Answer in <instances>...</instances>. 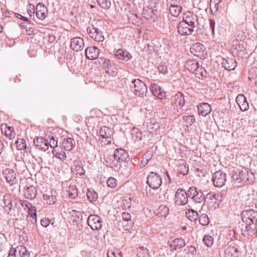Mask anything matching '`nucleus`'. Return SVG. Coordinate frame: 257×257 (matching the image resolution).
Masks as SVG:
<instances>
[{
	"label": "nucleus",
	"mask_w": 257,
	"mask_h": 257,
	"mask_svg": "<svg viewBox=\"0 0 257 257\" xmlns=\"http://www.w3.org/2000/svg\"><path fill=\"white\" fill-rule=\"evenodd\" d=\"M185 104L184 94L181 92H178L171 98V109L174 114L179 115L182 111V107Z\"/></svg>",
	"instance_id": "1"
},
{
	"label": "nucleus",
	"mask_w": 257,
	"mask_h": 257,
	"mask_svg": "<svg viewBox=\"0 0 257 257\" xmlns=\"http://www.w3.org/2000/svg\"><path fill=\"white\" fill-rule=\"evenodd\" d=\"M242 221L245 223L246 231L252 229L254 220L257 219V211L253 209H247L242 211L241 214Z\"/></svg>",
	"instance_id": "2"
},
{
	"label": "nucleus",
	"mask_w": 257,
	"mask_h": 257,
	"mask_svg": "<svg viewBox=\"0 0 257 257\" xmlns=\"http://www.w3.org/2000/svg\"><path fill=\"white\" fill-rule=\"evenodd\" d=\"M131 89L137 96L143 97L147 92V87L146 84L139 79H135L132 81Z\"/></svg>",
	"instance_id": "3"
},
{
	"label": "nucleus",
	"mask_w": 257,
	"mask_h": 257,
	"mask_svg": "<svg viewBox=\"0 0 257 257\" xmlns=\"http://www.w3.org/2000/svg\"><path fill=\"white\" fill-rule=\"evenodd\" d=\"M147 183L150 188L157 190L162 183V178L157 173L151 172L147 176Z\"/></svg>",
	"instance_id": "4"
},
{
	"label": "nucleus",
	"mask_w": 257,
	"mask_h": 257,
	"mask_svg": "<svg viewBox=\"0 0 257 257\" xmlns=\"http://www.w3.org/2000/svg\"><path fill=\"white\" fill-rule=\"evenodd\" d=\"M188 195L189 198L196 203H201L205 199L203 192L201 190H197L194 186H191L189 188Z\"/></svg>",
	"instance_id": "5"
},
{
	"label": "nucleus",
	"mask_w": 257,
	"mask_h": 257,
	"mask_svg": "<svg viewBox=\"0 0 257 257\" xmlns=\"http://www.w3.org/2000/svg\"><path fill=\"white\" fill-rule=\"evenodd\" d=\"M182 21L184 22L191 27L197 28L199 25L197 16L193 12L187 11L182 15Z\"/></svg>",
	"instance_id": "6"
},
{
	"label": "nucleus",
	"mask_w": 257,
	"mask_h": 257,
	"mask_svg": "<svg viewBox=\"0 0 257 257\" xmlns=\"http://www.w3.org/2000/svg\"><path fill=\"white\" fill-rule=\"evenodd\" d=\"M101 64L103 68L105 70V72L109 75L115 76L117 72V68L116 65L111 61L110 60L106 58H101Z\"/></svg>",
	"instance_id": "7"
},
{
	"label": "nucleus",
	"mask_w": 257,
	"mask_h": 257,
	"mask_svg": "<svg viewBox=\"0 0 257 257\" xmlns=\"http://www.w3.org/2000/svg\"><path fill=\"white\" fill-rule=\"evenodd\" d=\"M212 180L215 187L220 188L225 185L226 175L222 171H216L213 174Z\"/></svg>",
	"instance_id": "8"
},
{
	"label": "nucleus",
	"mask_w": 257,
	"mask_h": 257,
	"mask_svg": "<svg viewBox=\"0 0 257 257\" xmlns=\"http://www.w3.org/2000/svg\"><path fill=\"white\" fill-rule=\"evenodd\" d=\"M189 195L188 191L183 189H178L175 193V204L177 205H184L188 203Z\"/></svg>",
	"instance_id": "9"
},
{
	"label": "nucleus",
	"mask_w": 257,
	"mask_h": 257,
	"mask_svg": "<svg viewBox=\"0 0 257 257\" xmlns=\"http://www.w3.org/2000/svg\"><path fill=\"white\" fill-rule=\"evenodd\" d=\"M87 223L93 230H99L102 227L101 218L95 214H91L88 216Z\"/></svg>",
	"instance_id": "10"
},
{
	"label": "nucleus",
	"mask_w": 257,
	"mask_h": 257,
	"mask_svg": "<svg viewBox=\"0 0 257 257\" xmlns=\"http://www.w3.org/2000/svg\"><path fill=\"white\" fill-rule=\"evenodd\" d=\"M248 175V170L244 168H242L241 170L236 169L232 171L231 177L234 181L237 183H240L245 180Z\"/></svg>",
	"instance_id": "11"
},
{
	"label": "nucleus",
	"mask_w": 257,
	"mask_h": 257,
	"mask_svg": "<svg viewBox=\"0 0 257 257\" xmlns=\"http://www.w3.org/2000/svg\"><path fill=\"white\" fill-rule=\"evenodd\" d=\"M87 31L89 36L95 41L99 42L104 41L103 32L99 28L89 27L87 29Z\"/></svg>",
	"instance_id": "12"
},
{
	"label": "nucleus",
	"mask_w": 257,
	"mask_h": 257,
	"mask_svg": "<svg viewBox=\"0 0 257 257\" xmlns=\"http://www.w3.org/2000/svg\"><path fill=\"white\" fill-rule=\"evenodd\" d=\"M34 143L36 147L42 151L45 152L49 149L48 138H44L42 137H38L34 139Z\"/></svg>",
	"instance_id": "13"
},
{
	"label": "nucleus",
	"mask_w": 257,
	"mask_h": 257,
	"mask_svg": "<svg viewBox=\"0 0 257 257\" xmlns=\"http://www.w3.org/2000/svg\"><path fill=\"white\" fill-rule=\"evenodd\" d=\"M194 31V28L187 25L183 21L178 24L177 31L181 35L186 36L191 35Z\"/></svg>",
	"instance_id": "14"
},
{
	"label": "nucleus",
	"mask_w": 257,
	"mask_h": 257,
	"mask_svg": "<svg viewBox=\"0 0 257 257\" xmlns=\"http://www.w3.org/2000/svg\"><path fill=\"white\" fill-rule=\"evenodd\" d=\"M205 47L200 43H196L192 45L190 48V52L194 56L201 58L205 53Z\"/></svg>",
	"instance_id": "15"
},
{
	"label": "nucleus",
	"mask_w": 257,
	"mask_h": 257,
	"mask_svg": "<svg viewBox=\"0 0 257 257\" xmlns=\"http://www.w3.org/2000/svg\"><path fill=\"white\" fill-rule=\"evenodd\" d=\"M171 251L177 250L181 249L185 245V241L182 238H177L172 240L171 241L168 242Z\"/></svg>",
	"instance_id": "16"
},
{
	"label": "nucleus",
	"mask_w": 257,
	"mask_h": 257,
	"mask_svg": "<svg viewBox=\"0 0 257 257\" xmlns=\"http://www.w3.org/2000/svg\"><path fill=\"white\" fill-rule=\"evenodd\" d=\"M72 172L77 177L83 178L85 176V171L82 167V162L80 161H74L71 167Z\"/></svg>",
	"instance_id": "17"
},
{
	"label": "nucleus",
	"mask_w": 257,
	"mask_h": 257,
	"mask_svg": "<svg viewBox=\"0 0 257 257\" xmlns=\"http://www.w3.org/2000/svg\"><path fill=\"white\" fill-rule=\"evenodd\" d=\"M84 47V40L80 37H74L71 39L70 48L76 51L82 50Z\"/></svg>",
	"instance_id": "18"
},
{
	"label": "nucleus",
	"mask_w": 257,
	"mask_h": 257,
	"mask_svg": "<svg viewBox=\"0 0 257 257\" xmlns=\"http://www.w3.org/2000/svg\"><path fill=\"white\" fill-rule=\"evenodd\" d=\"M156 10H154L152 7L145 6L143 9L142 16L148 20L154 21L156 18Z\"/></svg>",
	"instance_id": "19"
},
{
	"label": "nucleus",
	"mask_w": 257,
	"mask_h": 257,
	"mask_svg": "<svg viewBox=\"0 0 257 257\" xmlns=\"http://www.w3.org/2000/svg\"><path fill=\"white\" fill-rule=\"evenodd\" d=\"M85 55L89 60L96 59L100 53V50L95 46L89 47L85 49Z\"/></svg>",
	"instance_id": "20"
},
{
	"label": "nucleus",
	"mask_w": 257,
	"mask_h": 257,
	"mask_svg": "<svg viewBox=\"0 0 257 257\" xmlns=\"http://www.w3.org/2000/svg\"><path fill=\"white\" fill-rule=\"evenodd\" d=\"M221 65L225 70L230 71L235 69L237 66V63L234 59L227 58L222 59Z\"/></svg>",
	"instance_id": "21"
},
{
	"label": "nucleus",
	"mask_w": 257,
	"mask_h": 257,
	"mask_svg": "<svg viewBox=\"0 0 257 257\" xmlns=\"http://www.w3.org/2000/svg\"><path fill=\"white\" fill-rule=\"evenodd\" d=\"M36 16L39 19L44 20L47 16V8L44 5L41 3L38 4L36 6Z\"/></svg>",
	"instance_id": "22"
},
{
	"label": "nucleus",
	"mask_w": 257,
	"mask_h": 257,
	"mask_svg": "<svg viewBox=\"0 0 257 257\" xmlns=\"http://www.w3.org/2000/svg\"><path fill=\"white\" fill-rule=\"evenodd\" d=\"M114 54L117 59L126 62L132 58V55L128 51L122 49L114 51Z\"/></svg>",
	"instance_id": "23"
},
{
	"label": "nucleus",
	"mask_w": 257,
	"mask_h": 257,
	"mask_svg": "<svg viewBox=\"0 0 257 257\" xmlns=\"http://www.w3.org/2000/svg\"><path fill=\"white\" fill-rule=\"evenodd\" d=\"M12 253H15V257H30V252L23 245L18 246L17 248L12 247Z\"/></svg>",
	"instance_id": "24"
},
{
	"label": "nucleus",
	"mask_w": 257,
	"mask_h": 257,
	"mask_svg": "<svg viewBox=\"0 0 257 257\" xmlns=\"http://www.w3.org/2000/svg\"><path fill=\"white\" fill-rule=\"evenodd\" d=\"M99 134L102 138L105 139V144L111 143L112 131L108 127L106 126L102 127L99 130Z\"/></svg>",
	"instance_id": "25"
},
{
	"label": "nucleus",
	"mask_w": 257,
	"mask_h": 257,
	"mask_svg": "<svg viewBox=\"0 0 257 257\" xmlns=\"http://www.w3.org/2000/svg\"><path fill=\"white\" fill-rule=\"evenodd\" d=\"M128 158L127 152L122 149H116L112 157V158L117 160L119 162L126 161Z\"/></svg>",
	"instance_id": "26"
},
{
	"label": "nucleus",
	"mask_w": 257,
	"mask_h": 257,
	"mask_svg": "<svg viewBox=\"0 0 257 257\" xmlns=\"http://www.w3.org/2000/svg\"><path fill=\"white\" fill-rule=\"evenodd\" d=\"M236 101L241 111H245L248 109L249 105L244 95L238 94L236 98Z\"/></svg>",
	"instance_id": "27"
},
{
	"label": "nucleus",
	"mask_w": 257,
	"mask_h": 257,
	"mask_svg": "<svg viewBox=\"0 0 257 257\" xmlns=\"http://www.w3.org/2000/svg\"><path fill=\"white\" fill-rule=\"evenodd\" d=\"M62 146L64 150L71 151L75 147V142L71 138H65L62 142Z\"/></svg>",
	"instance_id": "28"
},
{
	"label": "nucleus",
	"mask_w": 257,
	"mask_h": 257,
	"mask_svg": "<svg viewBox=\"0 0 257 257\" xmlns=\"http://www.w3.org/2000/svg\"><path fill=\"white\" fill-rule=\"evenodd\" d=\"M198 113L200 115L205 116L209 114L212 109L210 105L208 103H201L197 106Z\"/></svg>",
	"instance_id": "29"
},
{
	"label": "nucleus",
	"mask_w": 257,
	"mask_h": 257,
	"mask_svg": "<svg viewBox=\"0 0 257 257\" xmlns=\"http://www.w3.org/2000/svg\"><path fill=\"white\" fill-rule=\"evenodd\" d=\"M145 123L147 130L151 133L157 131L160 127L159 124L154 118L147 119Z\"/></svg>",
	"instance_id": "30"
},
{
	"label": "nucleus",
	"mask_w": 257,
	"mask_h": 257,
	"mask_svg": "<svg viewBox=\"0 0 257 257\" xmlns=\"http://www.w3.org/2000/svg\"><path fill=\"white\" fill-rule=\"evenodd\" d=\"M37 194V189L33 186L27 187L24 190V195L28 199H33L36 198Z\"/></svg>",
	"instance_id": "31"
},
{
	"label": "nucleus",
	"mask_w": 257,
	"mask_h": 257,
	"mask_svg": "<svg viewBox=\"0 0 257 257\" xmlns=\"http://www.w3.org/2000/svg\"><path fill=\"white\" fill-rule=\"evenodd\" d=\"M244 50L245 48L243 44H240L238 42H236L231 47L232 53L238 55L243 54Z\"/></svg>",
	"instance_id": "32"
},
{
	"label": "nucleus",
	"mask_w": 257,
	"mask_h": 257,
	"mask_svg": "<svg viewBox=\"0 0 257 257\" xmlns=\"http://www.w3.org/2000/svg\"><path fill=\"white\" fill-rule=\"evenodd\" d=\"M3 175L8 182L13 184L16 179V175L15 172L11 169H6L3 172Z\"/></svg>",
	"instance_id": "33"
},
{
	"label": "nucleus",
	"mask_w": 257,
	"mask_h": 257,
	"mask_svg": "<svg viewBox=\"0 0 257 257\" xmlns=\"http://www.w3.org/2000/svg\"><path fill=\"white\" fill-rule=\"evenodd\" d=\"M63 148L53 149L52 154L54 156L60 160L62 161H65L67 158V156L66 153L63 151Z\"/></svg>",
	"instance_id": "34"
},
{
	"label": "nucleus",
	"mask_w": 257,
	"mask_h": 257,
	"mask_svg": "<svg viewBox=\"0 0 257 257\" xmlns=\"http://www.w3.org/2000/svg\"><path fill=\"white\" fill-rule=\"evenodd\" d=\"M153 152L151 151H147L143 156L141 162L140 164L141 168L144 167L151 160L153 157Z\"/></svg>",
	"instance_id": "35"
},
{
	"label": "nucleus",
	"mask_w": 257,
	"mask_h": 257,
	"mask_svg": "<svg viewBox=\"0 0 257 257\" xmlns=\"http://www.w3.org/2000/svg\"><path fill=\"white\" fill-rule=\"evenodd\" d=\"M225 257H238V251L237 248L229 245L224 251Z\"/></svg>",
	"instance_id": "36"
},
{
	"label": "nucleus",
	"mask_w": 257,
	"mask_h": 257,
	"mask_svg": "<svg viewBox=\"0 0 257 257\" xmlns=\"http://www.w3.org/2000/svg\"><path fill=\"white\" fill-rule=\"evenodd\" d=\"M198 65L199 63L196 60L190 59L186 62L185 67L187 69L193 73L197 68Z\"/></svg>",
	"instance_id": "37"
},
{
	"label": "nucleus",
	"mask_w": 257,
	"mask_h": 257,
	"mask_svg": "<svg viewBox=\"0 0 257 257\" xmlns=\"http://www.w3.org/2000/svg\"><path fill=\"white\" fill-rule=\"evenodd\" d=\"M4 203L5 206L4 207L5 212L9 213L12 207L11 197L10 195H6L4 196Z\"/></svg>",
	"instance_id": "38"
},
{
	"label": "nucleus",
	"mask_w": 257,
	"mask_h": 257,
	"mask_svg": "<svg viewBox=\"0 0 257 257\" xmlns=\"http://www.w3.org/2000/svg\"><path fill=\"white\" fill-rule=\"evenodd\" d=\"M152 91L154 95L158 97L159 99H163L165 96V92L159 85L155 84L152 86Z\"/></svg>",
	"instance_id": "39"
},
{
	"label": "nucleus",
	"mask_w": 257,
	"mask_h": 257,
	"mask_svg": "<svg viewBox=\"0 0 257 257\" xmlns=\"http://www.w3.org/2000/svg\"><path fill=\"white\" fill-rule=\"evenodd\" d=\"M55 193L56 192H54V194L51 192L50 194H45L43 195V199L46 201L48 204L53 205L56 202L57 198L55 194Z\"/></svg>",
	"instance_id": "40"
},
{
	"label": "nucleus",
	"mask_w": 257,
	"mask_h": 257,
	"mask_svg": "<svg viewBox=\"0 0 257 257\" xmlns=\"http://www.w3.org/2000/svg\"><path fill=\"white\" fill-rule=\"evenodd\" d=\"M169 209L166 205H161L156 211L157 215L160 217H166L169 214Z\"/></svg>",
	"instance_id": "41"
},
{
	"label": "nucleus",
	"mask_w": 257,
	"mask_h": 257,
	"mask_svg": "<svg viewBox=\"0 0 257 257\" xmlns=\"http://www.w3.org/2000/svg\"><path fill=\"white\" fill-rule=\"evenodd\" d=\"M193 73H194L196 77L199 79H203V77H205L206 76L205 69L199 65L197 66V68L195 69V71L193 72Z\"/></svg>",
	"instance_id": "42"
},
{
	"label": "nucleus",
	"mask_w": 257,
	"mask_h": 257,
	"mask_svg": "<svg viewBox=\"0 0 257 257\" xmlns=\"http://www.w3.org/2000/svg\"><path fill=\"white\" fill-rule=\"evenodd\" d=\"M187 217L191 221H195L198 217V214L197 211L192 209H189L186 212Z\"/></svg>",
	"instance_id": "43"
},
{
	"label": "nucleus",
	"mask_w": 257,
	"mask_h": 257,
	"mask_svg": "<svg viewBox=\"0 0 257 257\" xmlns=\"http://www.w3.org/2000/svg\"><path fill=\"white\" fill-rule=\"evenodd\" d=\"M182 10V7L170 5L169 12L171 15L174 17H177L181 12Z\"/></svg>",
	"instance_id": "44"
},
{
	"label": "nucleus",
	"mask_w": 257,
	"mask_h": 257,
	"mask_svg": "<svg viewBox=\"0 0 257 257\" xmlns=\"http://www.w3.org/2000/svg\"><path fill=\"white\" fill-rule=\"evenodd\" d=\"M89 201L91 202H95L98 198L97 193L92 189H89L86 193Z\"/></svg>",
	"instance_id": "45"
},
{
	"label": "nucleus",
	"mask_w": 257,
	"mask_h": 257,
	"mask_svg": "<svg viewBox=\"0 0 257 257\" xmlns=\"http://www.w3.org/2000/svg\"><path fill=\"white\" fill-rule=\"evenodd\" d=\"M68 192L69 197L72 199H74L78 196V190L74 185L69 186Z\"/></svg>",
	"instance_id": "46"
},
{
	"label": "nucleus",
	"mask_w": 257,
	"mask_h": 257,
	"mask_svg": "<svg viewBox=\"0 0 257 257\" xmlns=\"http://www.w3.org/2000/svg\"><path fill=\"white\" fill-rule=\"evenodd\" d=\"M158 68L159 72L163 74H167L170 69L169 64H167L166 63H161Z\"/></svg>",
	"instance_id": "47"
},
{
	"label": "nucleus",
	"mask_w": 257,
	"mask_h": 257,
	"mask_svg": "<svg viewBox=\"0 0 257 257\" xmlns=\"http://www.w3.org/2000/svg\"><path fill=\"white\" fill-rule=\"evenodd\" d=\"M133 224L132 221L122 220L119 221L118 225L121 226L125 230H127L132 227Z\"/></svg>",
	"instance_id": "48"
},
{
	"label": "nucleus",
	"mask_w": 257,
	"mask_h": 257,
	"mask_svg": "<svg viewBox=\"0 0 257 257\" xmlns=\"http://www.w3.org/2000/svg\"><path fill=\"white\" fill-rule=\"evenodd\" d=\"M203 242L207 247L211 246L214 242V238L212 236L205 235L203 238Z\"/></svg>",
	"instance_id": "49"
},
{
	"label": "nucleus",
	"mask_w": 257,
	"mask_h": 257,
	"mask_svg": "<svg viewBox=\"0 0 257 257\" xmlns=\"http://www.w3.org/2000/svg\"><path fill=\"white\" fill-rule=\"evenodd\" d=\"M105 162L106 163V166L112 169L114 167H116L119 162L114 158H113V159L109 158L105 160Z\"/></svg>",
	"instance_id": "50"
},
{
	"label": "nucleus",
	"mask_w": 257,
	"mask_h": 257,
	"mask_svg": "<svg viewBox=\"0 0 257 257\" xmlns=\"http://www.w3.org/2000/svg\"><path fill=\"white\" fill-rule=\"evenodd\" d=\"M97 3L102 9L105 10H108L111 6L110 0H97Z\"/></svg>",
	"instance_id": "51"
},
{
	"label": "nucleus",
	"mask_w": 257,
	"mask_h": 257,
	"mask_svg": "<svg viewBox=\"0 0 257 257\" xmlns=\"http://www.w3.org/2000/svg\"><path fill=\"white\" fill-rule=\"evenodd\" d=\"M107 257H122L121 252L118 249L109 250L107 253Z\"/></svg>",
	"instance_id": "52"
},
{
	"label": "nucleus",
	"mask_w": 257,
	"mask_h": 257,
	"mask_svg": "<svg viewBox=\"0 0 257 257\" xmlns=\"http://www.w3.org/2000/svg\"><path fill=\"white\" fill-rule=\"evenodd\" d=\"M199 221L200 224L203 226L207 225L209 223V219L208 216L205 214H201L199 218Z\"/></svg>",
	"instance_id": "53"
},
{
	"label": "nucleus",
	"mask_w": 257,
	"mask_h": 257,
	"mask_svg": "<svg viewBox=\"0 0 257 257\" xmlns=\"http://www.w3.org/2000/svg\"><path fill=\"white\" fill-rule=\"evenodd\" d=\"M48 145L49 147L53 148V149H57V140L55 139V137L53 136H51V137L49 136L48 138Z\"/></svg>",
	"instance_id": "54"
},
{
	"label": "nucleus",
	"mask_w": 257,
	"mask_h": 257,
	"mask_svg": "<svg viewBox=\"0 0 257 257\" xmlns=\"http://www.w3.org/2000/svg\"><path fill=\"white\" fill-rule=\"evenodd\" d=\"M177 170L179 173L183 175H185L188 173L189 168L186 166V164L183 163L179 166Z\"/></svg>",
	"instance_id": "55"
},
{
	"label": "nucleus",
	"mask_w": 257,
	"mask_h": 257,
	"mask_svg": "<svg viewBox=\"0 0 257 257\" xmlns=\"http://www.w3.org/2000/svg\"><path fill=\"white\" fill-rule=\"evenodd\" d=\"M222 0H210V10L212 11L214 10L217 11L218 9L219 5Z\"/></svg>",
	"instance_id": "56"
},
{
	"label": "nucleus",
	"mask_w": 257,
	"mask_h": 257,
	"mask_svg": "<svg viewBox=\"0 0 257 257\" xmlns=\"http://www.w3.org/2000/svg\"><path fill=\"white\" fill-rule=\"evenodd\" d=\"M4 134L6 137L9 139H12L15 137V133L13 132V128L10 126L6 128V130L4 132Z\"/></svg>",
	"instance_id": "57"
},
{
	"label": "nucleus",
	"mask_w": 257,
	"mask_h": 257,
	"mask_svg": "<svg viewBox=\"0 0 257 257\" xmlns=\"http://www.w3.org/2000/svg\"><path fill=\"white\" fill-rule=\"evenodd\" d=\"M183 119L186 122L187 126L191 125L195 120L194 115L183 116Z\"/></svg>",
	"instance_id": "58"
},
{
	"label": "nucleus",
	"mask_w": 257,
	"mask_h": 257,
	"mask_svg": "<svg viewBox=\"0 0 257 257\" xmlns=\"http://www.w3.org/2000/svg\"><path fill=\"white\" fill-rule=\"evenodd\" d=\"M28 214L33 218L35 222L37 221V213L35 207L32 206L28 209Z\"/></svg>",
	"instance_id": "59"
},
{
	"label": "nucleus",
	"mask_w": 257,
	"mask_h": 257,
	"mask_svg": "<svg viewBox=\"0 0 257 257\" xmlns=\"http://www.w3.org/2000/svg\"><path fill=\"white\" fill-rule=\"evenodd\" d=\"M108 187L114 188L117 185V180L113 177H109L106 181Z\"/></svg>",
	"instance_id": "60"
},
{
	"label": "nucleus",
	"mask_w": 257,
	"mask_h": 257,
	"mask_svg": "<svg viewBox=\"0 0 257 257\" xmlns=\"http://www.w3.org/2000/svg\"><path fill=\"white\" fill-rule=\"evenodd\" d=\"M170 5L183 8L184 6L183 0H170Z\"/></svg>",
	"instance_id": "61"
},
{
	"label": "nucleus",
	"mask_w": 257,
	"mask_h": 257,
	"mask_svg": "<svg viewBox=\"0 0 257 257\" xmlns=\"http://www.w3.org/2000/svg\"><path fill=\"white\" fill-rule=\"evenodd\" d=\"M19 202L24 209H26V208L29 209L33 206L31 203H29L28 201L26 200H20Z\"/></svg>",
	"instance_id": "62"
},
{
	"label": "nucleus",
	"mask_w": 257,
	"mask_h": 257,
	"mask_svg": "<svg viewBox=\"0 0 257 257\" xmlns=\"http://www.w3.org/2000/svg\"><path fill=\"white\" fill-rule=\"evenodd\" d=\"M135 138L136 140H141L142 138V133L141 131H140L137 128H134L133 135H135Z\"/></svg>",
	"instance_id": "63"
},
{
	"label": "nucleus",
	"mask_w": 257,
	"mask_h": 257,
	"mask_svg": "<svg viewBox=\"0 0 257 257\" xmlns=\"http://www.w3.org/2000/svg\"><path fill=\"white\" fill-rule=\"evenodd\" d=\"M185 250L187 251L188 252H190L193 255H195L196 253V248L193 245L187 246L185 249Z\"/></svg>",
	"instance_id": "64"
}]
</instances>
